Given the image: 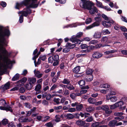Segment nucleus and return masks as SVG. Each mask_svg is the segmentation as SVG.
Wrapping results in <instances>:
<instances>
[{"label": "nucleus", "mask_w": 127, "mask_h": 127, "mask_svg": "<svg viewBox=\"0 0 127 127\" xmlns=\"http://www.w3.org/2000/svg\"><path fill=\"white\" fill-rule=\"evenodd\" d=\"M0 50L2 51V53L3 54V60L6 64H5L0 63V75H2L4 73L5 70L8 68V66L12 64L14 61H11L8 58V52L5 48L2 47L0 48Z\"/></svg>", "instance_id": "obj_1"}, {"label": "nucleus", "mask_w": 127, "mask_h": 127, "mask_svg": "<svg viewBox=\"0 0 127 127\" xmlns=\"http://www.w3.org/2000/svg\"><path fill=\"white\" fill-rule=\"evenodd\" d=\"M37 7L36 5H35L34 6L32 4L29 6L24 8L22 11H19L18 13V14H21L24 16L27 17L32 13V10L30 9V8H35Z\"/></svg>", "instance_id": "obj_2"}, {"label": "nucleus", "mask_w": 127, "mask_h": 127, "mask_svg": "<svg viewBox=\"0 0 127 127\" xmlns=\"http://www.w3.org/2000/svg\"><path fill=\"white\" fill-rule=\"evenodd\" d=\"M102 16L103 18L106 21H104L102 23L103 25L106 27H109L111 26V24H113L114 21L110 18H109L106 15L104 14H102Z\"/></svg>", "instance_id": "obj_3"}, {"label": "nucleus", "mask_w": 127, "mask_h": 127, "mask_svg": "<svg viewBox=\"0 0 127 127\" xmlns=\"http://www.w3.org/2000/svg\"><path fill=\"white\" fill-rule=\"evenodd\" d=\"M81 2L79 4L80 7L84 9L88 10L89 9L91 5L93 2L90 0H81Z\"/></svg>", "instance_id": "obj_4"}, {"label": "nucleus", "mask_w": 127, "mask_h": 127, "mask_svg": "<svg viewBox=\"0 0 127 127\" xmlns=\"http://www.w3.org/2000/svg\"><path fill=\"white\" fill-rule=\"evenodd\" d=\"M83 35V33L82 32H79L78 33L76 36H73L70 38L71 41L73 42L75 44H80L81 41L77 38H79L81 37Z\"/></svg>", "instance_id": "obj_5"}, {"label": "nucleus", "mask_w": 127, "mask_h": 127, "mask_svg": "<svg viewBox=\"0 0 127 127\" xmlns=\"http://www.w3.org/2000/svg\"><path fill=\"white\" fill-rule=\"evenodd\" d=\"M38 0H24L22 1L24 5L26 6V7L29 6L32 4L34 6L35 5H36L37 7H38V4L35 3Z\"/></svg>", "instance_id": "obj_6"}, {"label": "nucleus", "mask_w": 127, "mask_h": 127, "mask_svg": "<svg viewBox=\"0 0 127 127\" xmlns=\"http://www.w3.org/2000/svg\"><path fill=\"white\" fill-rule=\"evenodd\" d=\"M99 109H102L105 111V113L107 114H109L112 112V111L109 109V107L108 105H102L99 107Z\"/></svg>", "instance_id": "obj_7"}, {"label": "nucleus", "mask_w": 127, "mask_h": 127, "mask_svg": "<svg viewBox=\"0 0 127 127\" xmlns=\"http://www.w3.org/2000/svg\"><path fill=\"white\" fill-rule=\"evenodd\" d=\"M94 4L93 2L91 5L88 10H89V13L91 14H94L95 12L97 13L98 12L97 9L96 7L94 6Z\"/></svg>", "instance_id": "obj_8"}, {"label": "nucleus", "mask_w": 127, "mask_h": 127, "mask_svg": "<svg viewBox=\"0 0 127 127\" xmlns=\"http://www.w3.org/2000/svg\"><path fill=\"white\" fill-rule=\"evenodd\" d=\"M54 62L53 65L56 66L58 65L60 61L59 55H55L53 56Z\"/></svg>", "instance_id": "obj_9"}, {"label": "nucleus", "mask_w": 127, "mask_h": 127, "mask_svg": "<svg viewBox=\"0 0 127 127\" xmlns=\"http://www.w3.org/2000/svg\"><path fill=\"white\" fill-rule=\"evenodd\" d=\"M10 35V32L9 30L7 29L0 33V36L2 37H4L5 36H9Z\"/></svg>", "instance_id": "obj_10"}, {"label": "nucleus", "mask_w": 127, "mask_h": 127, "mask_svg": "<svg viewBox=\"0 0 127 127\" xmlns=\"http://www.w3.org/2000/svg\"><path fill=\"white\" fill-rule=\"evenodd\" d=\"M85 81L84 80H81L79 81L78 82V84H79L80 86L81 87V89H89V87L88 86H84L85 84Z\"/></svg>", "instance_id": "obj_11"}, {"label": "nucleus", "mask_w": 127, "mask_h": 127, "mask_svg": "<svg viewBox=\"0 0 127 127\" xmlns=\"http://www.w3.org/2000/svg\"><path fill=\"white\" fill-rule=\"evenodd\" d=\"M36 81V78L34 77H30L28 78V81L31 85V88H32L33 85L35 84Z\"/></svg>", "instance_id": "obj_12"}, {"label": "nucleus", "mask_w": 127, "mask_h": 127, "mask_svg": "<svg viewBox=\"0 0 127 127\" xmlns=\"http://www.w3.org/2000/svg\"><path fill=\"white\" fill-rule=\"evenodd\" d=\"M92 56L94 58L98 59L101 57L103 56V54L101 53L96 51L94 52Z\"/></svg>", "instance_id": "obj_13"}, {"label": "nucleus", "mask_w": 127, "mask_h": 127, "mask_svg": "<svg viewBox=\"0 0 127 127\" xmlns=\"http://www.w3.org/2000/svg\"><path fill=\"white\" fill-rule=\"evenodd\" d=\"M99 25V22L95 21L91 25L87 27L86 29L87 30H89L96 26H98Z\"/></svg>", "instance_id": "obj_14"}, {"label": "nucleus", "mask_w": 127, "mask_h": 127, "mask_svg": "<svg viewBox=\"0 0 127 127\" xmlns=\"http://www.w3.org/2000/svg\"><path fill=\"white\" fill-rule=\"evenodd\" d=\"M116 104L117 106V107H118L120 109L124 110L126 108V106H122L124 104V102L122 101H120L116 103Z\"/></svg>", "instance_id": "obj_15"}, {"label": "nucleus", "mask_w": 127, "mask_h": 127, "mask_svg": "<svg viewBox=\"0 0 127 127\" xmlns=\"http://www.w3.org/2000/svg\"><path fill=\"white\" fill-rule=\"evenodd\" d=\"M123 114L122 112H115L114 115L115 116H119L115 118V119H124V117L123 116H122Z\"/></svg>", "instance_id": "obj_16"}, {"label": "nucleus", "mask_w": 127, "mask_h": 127, "mask_svg": "<svg viewBox=\"0 0 127 127\" xmlns=\"http://www.w3.org/2000/svg\"><path fill=\"white\" fill-rule=\"evenodd\" d=\"M10 83L9 82L6 83L4 85H2L0 87V89L3 90H6L9 89Z\"/></svg>", "instance_id": "obj_17"}, {"label": "nucleus", "mask_w": 127, "mask_h": 127, "mask_svg": "<svg viewBox=\"0 0 127 127\" xmlns=\"http://www.w3.org/2000/svg\"><path fill=\"white\" fill-rule=\"evenodd\" d=\"M41 85L40 84H37L35 86L34 90L37 92L36 94H39L41 92L40 90L41 88Z\"/></svg>", "instance_id": "obj_18"}, {"label": "nucleus", "mask_w": 127, "mask_h": 127, "mask_svg": "<svg viewBox=\"0 0 127 127\" xmlns=\"http://www.w3.org/2000/svg\"><path fill=\"white\" fill-rule=\"evenodd\" d=\"M54 121L56 122H59L60 121V120H53L51 122L47 123L45 124L48 127H53V122Z\"/></svg>", "instance_id": "obj_19"}, {"label": "nucleus", "mask_w": 127, "mask_h": 127, "mask_svg": "<svg viewBox=\"0 0 127 127\" xmlns=\"http://www.w3.org/2000/svg\"><path fill=\"white\" fill-rule=\"evenodd\" d=\"M107 46L106 45L103 44L101 43L97 44L95 46L91 45L90 47L91 48H95V49H99L101 47H103Z\"/></svg>", "instance_id": "obj_20"}, {"label": "nucleus", "mask_w": 127, "mask_h": 127, "mask_svg": "<svg viewBox=\"0 0 127 127\" xmlns=\"http://www.w3.org/2000/svg\"><path fill=\"white\" fill-rule=\"evenodd\" d=\"M83 107V106L82 104L78 103V104L76 106L75 109L77 111H80L82 109Z\"/></svg>", "instance_id": "obj_21"}, {"label": "nucleus", "mask_w": 127, "mask_h": 127, "mask_svg": "<svg viewBox=\"0 0 127 127\" xmlns=\"http://www.w3.org/2000/svg\"><path fill=\"white\" fill-rule=\"evenodd\" d=\"M88 101L90 104H93L95 103L96 100L95 99L90 97L88 99Z\"/></svg>", "instance_id": "obj_22"}, {"label": "nucleus", "mask_w": 127, "mask_h": 127, "mask_svg": "<svg viewBox=\"0 0 127 127\" xmlns=\"http://www.w3.org/2000/svg\"><path fill=\"white\" fill-rule=\"evenodd\" d=\"M101 34L99 32H96L95 33L93 37L95 39L101 37Z\"/></svg>", "instance_id": "obj_23"}, {"label": "nucleus", "mask_w": 127, "mask_h": 127, "mask_svg": "<svg viewBox=\"0 0 127 127\" xmlns=\"http://www.w3.org/2000/svg\"><path fill=\"white\" fill-rule=\"evenodd\" d=\"M85 80L87 81H91L93 79V77L92 75H87L84 78Z\"/></svg>", "instance_id": "obj_24"}, {"label": "nucleus", "mask_w": 127, "mask_h": 127, "mask_svg": "<svg viewBox=\"0 0 127 127\" xmlns=\"http://www.w3.org/2000/svg\"><path fill=\"white\" fill-rule=\"evenodd\" d=\"M22 1L20 3H17L15 6V8L19 9L20 8L23 6L24 5Z\"/></svg>", "instance_id": "obj_25"}, {"label": "nucleus", "mask_w": 127, "mask_h": 127, "mask_svg": "<svg viewBox=\"0 0 127 127\" xmlns=\"http://www.w3.org/2000/svg\"><path fill=\"white\" fill-rule=\"evenodd\" d=\"M80 66H76L73 69V71L74 73H78V72L80 71Z\"/></svg>", "instance_id": "obj_26"}, {"label": "nucleus", "mask_w": 127, "mask_h": 127, "mask_svg": "<svg viewBox=\"0 0 127 127\" xmlns=\"http://www.w3.org/2000/svg\"><path fill=\"white\" fill-rule=\"evenodd\" d=\"M117 52V50H112L109 51H106L104 52V54L106 55H108L110 54H112Z\"/></svg>", "instance_id": "obj_27"}, {"label": "nucleus", "mask_w": 127, "mask_h": 127, "mask_svg": "<svg viewBox=\"0 0 127 127\" xmlns=\"http://www.w3.org/2000/svg\"><path fill=\"white\" fill-rule=\"evenodd\" d=\"M117 122L116 120H114L111 121H110L108 125L111 127H113L115 126L117 123Z\"/></svg>", "instance_id": "obj_28"}, {"label": "nucleus", "mask_w": 127, "mask_h": 127, "mask_svg": "<svg viewBox=\"0 0 127 127\" xmlns=\"http://www.w3.org/2000/svg\"><path fill=\"white\" fill-rule=\"evenodd\" d=\"M95 1L96 3V5L98 7L102 8H106V7H104V6L102 5V3L101 2L98 1L97 0H96Z\"/></svg>", "instance_id": "obj_29"}, {"label": "nucleus", "mask_w": 127, "mask_h": 127, "mask_svg": "<svg viewBox=\"0 0 127 127\" xmlns=\"http://www.w3.org/2000/svg\"><path fill=\"white\" fill-rule=\"evenodd\" d=\"M110 85L107 83L105 84H102L100 86V88H109L110 87Z\"/></svg>", "instance_id": "obj_30"}, {"label": "nucleus", "mask_w": 127, "mask_h": 127, "mask_svg": "<svg viewBox=\"0 0 127 127\" xmlns=\"http://www.w3.org/2000/svg\"><path fill=\"white\" fill-rule=\"evenodd\" d=\"M42 74L40 73V72L38 71H36V72H35V75L36 77L38 78H41L42 77Z\"/></svg>", "instance_id": "obj_31"}, {"label": "nucleus", "mask_w": 127, "mask_h": 127, "mask_svg": "<svg viewBox=\"0 0 127 127\" xmlns=\"http://www.w3.org/2000/svg\"><path fill=\"white\" fill-rule=\"evenodd\" d=\"M19 75L18 73L16 74L12 78V80L13 81H15L19 79Z\"/></svg>", "instance_id": "obj_32"}, {"label": "nucleus", "mask_w": 127, "mask_h": 127, "mask_svg": "<svg viewBox=\"0 0 127 127\" xmlns=\"http://www.w3.org/2000/svg\"><path fill=\"white\" fill-rule=\"evenodd\" d=\"M76 123L77 125L82 126L84 125L85 123V122L81 120H78Z\"/></svg>", "instance_id": "obj_33"}, {"label": "nucleus", "mask_w": 127, "mask_h": 127, "mask_svg": "<svg viewBox=\"0 0 127 127\" xmlns=\"http://www.w3.org/2000/svg\"><path fill=\"white\" fill-rule=\"evenodd\" d=\"M27 78L24 77L22 78L21 79L18 81L17 82L18 83L20 84L22 83H25L27 80Z\"/></svg>", "instance_id": "obj_34"}, {"label": "nucleus", "mask_w": 127, "mask_h": 127, "mask_svg": "<svg viewBox=\"0 0 127 127\" xmlns=\"http://www.w3.org/2000/svg\"><path fill=\"white\" fill-rule=\"evenodd\" d=\"M85 118H88L87 119H93V118L92 116H91L90 114L88 113H84Z\"/></svg>", "instance_id": "obj_35"}, {"label": "nucleus", "mask_w": 127, "mask_h": 127, "mask_svg": "<svg viewBox=\"0 0 127 127\" xmlns=\"http://www.w3.org/2000/svg\"><path fill=\"white\" fill-rule=\"evenodd\" d=\"M75 44H72L68 42L66 43V45L67 46L70 48V49L73 48L75 46Z\"/></svg>", "instance_id": "obj_36"}, {"label": "nucleus", "mask_w": 127, "mask_h": 127, "mask_svg": "<svg viewBox=\"0 0 127 127\" xmlns=\"http://www.w3.org/2000/svg\"><path fill=\"white\" fill-rule=\"evenodd\" d=\"M40 52H39L36 54V55H35L32 58V60H34V63L35 66H36V64L35 63L36 62V59L38 57L39 55L40 54Z\"/></svg>", "instance_id": "obj_37"}, {"label": "nucleus", "mask_w": 127, "mask_h": 127, "mask_svg": "<svg viewBox=\"0 0 127 127\" xmlns=\"http://www.w3.org/2000/svg\"><path fill=\"white\" fill-rule=\"evenodd\" d=\"M70 50V48L67 46L66 45V46L63 50V52L64 53H67Z\"/></svg>", "instance_id": "obj_38"}, {"label": "nucleus", "mask_w": 127, "mask_h": 127, "mask_svg": "<svg viewBox=\"0 0 127 127\" xmlns=\"http://www.w3.org/2000/svg\"><path fill=\"white\" fill-rule=\"evenodd\" d=\"M94 108L91 106H88L86 108V110L87 112H90L93 111Z\"/></svg>", "instance_id": "obj_39"}, {"label": "nucleus", "mask_w": 127, "mask_h": 127, "mask_svg": "<svg viewBox=\"0 0 127 127\" xmlns=\"http://www.w3.org/2000/svg\"><path fill=\"white\" fill-rule=\"evenodd\" d=\"M98 17H95V20L96 21V22H98L99 23L101 21V15L100 14H98Z\"/></svg>", "instance_id": "obj_40"}, {"label": "nucleus", "mask_w": 127, "mask_h": 127, "mask_svg": "<svg viewBox=\"0 0 127 127\" xmlns=\"http://www.w3.org/2000/svg\"><path fill=\"white\" fill-rule=\"evenodd\" d=\"M110 93L109 95H116V92L115 90L112 89L110 88Z\"/></svg>", "instance_id": "obj_41"}, {"label": "nucleus", "mask_w": 127, "mask_h": 127, "mask_svg": "<svg viewBox=\"0 0 127 127\" xmlns=\"http://www.w3.org/2000/svg\"><path fill=\"white\" fill-rule=\"evenodd\" d=\"M62 83L64 84H66L67 85L69 84L70 81L69 80L66 78L64 79L62 81Z\"/></svg>", "instance_id": "obj_42"}, {"label": "nucleus", "mask_w": 127, "mask_h": 127, "mask_svg": "<svg viewBox=\"0 0 127 127\" xmlns=\"http://www.w3.org/2000/svg\"><path fill=\"white\" fill-rule=\"evenodd\" d=\"M53 100L56 104H59L60 103V99L59 98H54Z\"/></svg>", "instance_id": "obj_43"}, {"label": "nucleus", "mask_w": 127, "mask_h": 127, "mask_svg": "<svg viewBox=\"0 0 127 127\" xmlns=\"http://www.w3.org/2000/svg\"><path fill=\"white\" fill-rule=\"evenodd\" d=\"M67 88L69 90H72L74 89V87L72 84H69L67 85Z\"/></svg>", "instance_id": "obj_44"}, {"label": "nucleus", "mask_w": 127, "mask_h": 127, "mask_svg": "<svg viewBox=\"0 0 127 127\" xmlns=\"http://www.w3.org/2000/svg\"><path fill=\"white\" fill-rule=\"evenodd\" d=\"M0 105L3 106H5L7 104L6 101L3 99L0 100Z\"/></svg>", "instance_id": "obj_45"}, {"label": "nucleus", "mask_w": 127, "mask_h": 127, "mask_svg": "<svg viewBox=\"0 0 127 127\" xmlns=\"http://www.w3.org/2000/svg\"><path fill=\"white\" fill-rule=\"evenodd\" d=\"M98 42V41L97 40H93L91 41L89 43V44L95 45Z\"/></svg>", "instance_id": "obj_46"}, {"label": "nucleus", "mask_w": 127, "mask_h": 127, "mask_svg": "<svg viewBox=\"0 0 127 127\" xmlns=\"http://www.w3.org/2000/svg\"><path fill=\"white\" fill-rule=\"evenodd\" d=\"M70 96L73 100H75L76 98V95L75 93H73L71 94L70 95Z\"/></svg>", "instance_id": "obj_47"}, {"label": "nucleus", "mask_w": 127, "mask_h": 127, "mask_svg": "<svg viewBox=\"0 0 127 127\" xmlns=\"http://www.w3.org/2000/svg\"><path fill=\"white\" fill-rule=\"evenodd\" d=\"M108 40V38L107 37H103L102 38L101 41L102 42H106Z\"/></svg>", "instance_id": "obj_48"}, {"label": "nucleus", "mask_w": 127, "mask_h": 127, "mask_svg": "<svg viewBox=\"0 0 127 127\" xmlns=\"http://www.w3.org/2000/svg\"><path fill=\"white\" fill-rule=\"evenodd\" d=\"M67 117L69 119H72L74 118V115L71 114H67L66 115Z\"/></svg>", "instance_id": "obj_49"}, {"label": "nucleus", "mask_w": 127, "mask_h": 127, "mask_svg": "<svg viewBox=\"0 0 127 127\" xmlns=\"http://www.w3.org/2000/svg\"><path fill=\"white\" fill-rule=\"evenodd\" d=\"M5 110L7 112L9 111L11 112H13V110L12 109V108L9 106H8L5 107Z\"/></svg>", "instance_id": "obj_50"}, {"label": "nucleus", "mask_w": 127, "mask_h": 127, "mask_svg": "<svg viewBox=\"0 0 127 127\" xmlns=\"http://www.w3.org/2000/svg\"><path fill=\"white\" fill-rule=\"evenodd\" d=\"M93 73V70L91 69H88L86 72V74L88 75H92Z\"/></svg>", "instance_id": "obj_51"}, {"label": "nucleus", "mask_w": 127, "mask_h": 127, "mask_svg": "<svg viewBox=\"0 0 127 127\" xmlns=\"http://www.w3.org/2000/svg\"><path fill=\"white\" fill-rule=\"evenodd\" d=\"M55 1L57 2H59L60 3L62 4L65 3L66 1V0H55Z\"/></svg>", "instance_id": "obj_52"}, {"label": "nucleus", "mask_w": 127, "mask_h": 127, "mask_svg": "<svg viewBox=\"0 0 127 127\" xmlns=\"http://www.w3.org/2000/svg\"><path fill=\"white\" fill-rule=\"evenodd\" d=\"M110 100L112 102H115L117 101V98L116 96H114L111 97Z\"/></svg>", "instance_id": "obj_53"}, {"label": "nucleus", "mask_w": 127, "mask_h": 127, "mask_svg": "<svg viewBox=\"0 0 127 127\" xmlns=\"http://www.w3.org/2000/svg\"><path fill=\"white\" fill-rule=\"evenodd\" d=\"M24 16L22 15H21L20 16L19 19V21L20 23H22L23 21L24 20Z\"/></svg>", "instance_id": "obj_54"}, {"label": "nucleus", "mask_w": 127, "mask_h": 127, "mask_svg": "<svg viewBox=\"0 0 127 127\" xmlns=\"http://www.w3.org/2000/svg\"><path fill=\"white\" fill-rule=\"evenodd\" d=\"M42 103L44 105L46 106H48L49 104L48 101L45 100H42Z\"/></svg>", "instance_id": "obj_55"}, {"label": "nucleus", "mask_w": 127, "mask_h": 127, "mask_svg": "<svg viewBox=\"0 0 127 127\" xmlns=\"http://www.w3.org/2000/svg\"><path fill=\"white\" fill-rule=\"evenodd\" d=\"M102 33L104 34H109L110 33L109 32L107 29L105 30H103L102 32Z\"/></svg>", "instance_id": "obj_56"}, {"label": "nucleus", "mask_w": 127, "mask_h": 127, "mask_svg": "<svg viewBox=\"0 0 127 127\" xmlns=\"http://www.w3.org/2000/svg\"><path fill=\"white\" fill-rule=\"evenodd\" d=\"M110 107L111 109H114L117 108V106L116 103H115L113 105H110Z\"/></svg>", "instance_id": "obj_57"}, {"label": "nucleus", "mask_w": 127, "mask_h": 127, "mask_svg": "<svg viewBox=\"0 0 127 127\" xmlns=\"http://www.w3.org/2000/svg\"><path fill=\"white\" fill-rule=\"evenodd\" d=\"M48 63H52L54 62L53 56L49 57L48 58Z\"/></svg>", "instance_id": "obj_58"}, {"label": "nucleus", "mask_w": 127, "mask_h": 127, "mask_svg": "<svg viewBox=\"0 0 127 127\" xmlns=\"http://www.w3.org/2000/svg\"><path fill=\"white\" fill-rule=\"evenodd\" d=\"M99 124V123L98 122H95L93 123L92 125V127H96L98 126Z\"/></svg>", "instance_id": "obj_59"}, {"label": "nucleus", "mask_w": 127, "mask_h": 127, "mask_svg": "<svg viewBox=\"0 0 127 127\" xmlns=\"http://www.w3.org/2000/svg\"><path fill=\"white\" fill-rule=\"evenodd\" d=\"M88 47V46L86 44H82L80 46L81 48L82 49L87 48Z\"/></svg>", "instance_id": "obj_60"}, {"label": "nucleus", "mask_w": 127, "mask_h": 127, "mask_svg": "<svg viewBox=\"0 0 127 127\" xmlns=\"http://www.w3.org/2000/svg\"><path fill=\"white\" fill-rule=\"evenodd\" d=\"M92 21V20L91 18H88L86 19L85 23L86 24H88L91 23Z\"/></svg>", "instance_id": "obj_61"}, {"label": "nucleus", "mask_w": 127, "mask_h": 127, "mask_svg": "<svg viewBox=\"0 0 127 127\" xmlns=\"http://www.w3.org/2000/svg\"><path fill=\"white\" fill-rule=\"evenodd\" d=\"M8 120H3L2 121V124L4 125H5L8 123Z\"/></svg>", "instance_id": "obj_62"}, {"label": "nucleus", "mask_w": 127, "mask_h": 127, "mask_svg": "<svg viewBox=\"0 0 127 127\" xmlns=\"http://www.w3.org/2000/svg\"><path fill=\"white\" fill-rule=\"evenodd\" d=\"M58 85L56 84H54L52 87L50 89V91L54 90L57 87Z\"/></svg>", "instance_id": "obj_63"}, {"label": "nucleus", "mask_w": 127, "mask_h": 127, "mask_svg": "<svg viewBox=\"0 0 127 127\" xmlns=\"http://www.w3.org/2000/svg\"><path fill=\"white\" fill-rule=\"evenodd\" d=\"M76 111L75 108H69L68 110V112H75Z\"/></svg>", "instance_id": "obj_64"}]
</instances>
